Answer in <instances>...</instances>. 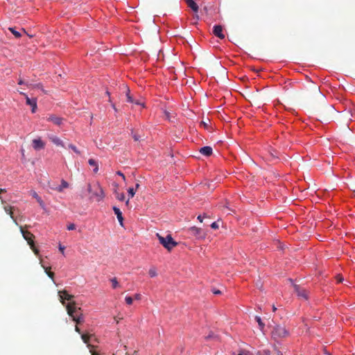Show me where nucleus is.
<instances>
[{
    "mask_svg": "<svg viewBox=\"0 0 355 355\" xmlns=\"http://www.w3.org/2000/svg\"><path fill=\"white\" fill-rule=\"evenodd\" d=\"M66 309L68 315L76 322L77 324H81L84 322L81 309L76 306L75 302H69L66 304Z\"/></svg>",
    "mask_w": 355,
    "mask_h": 355,
    "instance_id": "1",
    "label": "nucleus"
},
{
    "mask_svg": "<svg viewBox=\"0 0 355 355\" xmlns=\"http://www.w3.org/2000/svg\"><path fill=\"white\" fill-rule=\"evenodd\" d=\"M87 190L92 193L91 198H94L97 202L102 200L105 196L104 191L98 183L95 184L93 187L88 184Z\"/></svg>",
    "mask_w": 355,
    "mask_h": 355,
    "instance_id": "2",
    "label": "nucleus"
},
{
    "mask_svg": "<svg viewBox=\"0 0 355 355\" xmlns=\"http://www.w3.org/2000/svg\"><path fill=\"white\" fill-rule=\"evenodd\" d=\"M156 236L159 243L168 251H171L174 247L178 245V243L173 240L171 234H167L164 237L157 233Z\"/></svg>",
    "mask_w": 355,
    "mask_h": 355,
    "instance_id": "3",
    "label": "nucleus"
},
{
    "mask_svg": "<svg viewBox=\"0 0 355 355\" xmlns=\"http://www.w3.org/2000/svg\"><path fill=\"white\" fill-rule=\"evenodd\" d=\"M20 232L24 237V239L27 241L31 250L34 252V253L37 255L39 254V250L35 246L34 239L35 236L30 232L27 230H24L22 226L19 227Z\"/></svg>",
    "mask_w": 355,
    "mask_h": 355,
    "instance_id": "4",
    "label": "nucleus"
},
{
    "mask_svg": "<svg viewBox=\"0 0 355 355\" xmlns=\"http://www.w3.org/2000/svg\"><path fill=\"white\" fill-rule=\"evenodd\" d=\"M272 336L275 339L284 338L289 336V332L284 326L278 324L274 327Z\"/></svg>",
    "mask_w": 355,
    "mask_h": 355,
    "instance_id": "5",
    "label": "nucleus"
},
{
    "mask_svg": "<svg viewBox=\"0 0 355 355\" xmlns=\"http://www.w3.org/2000/svg\"><path fill=\"white\" fill-rule=\"evenodd\" d=\"M295 292L297 293V296L304 300H309V293L303 287L297 284L293 285Z\"/></svg>",
    "mask_w": 355,
    "mask_h": 355,
    "instance_id": "6",
    "label": "nucleus"
},
{
    "mask_svg": "<svg viewBox=\"0 0 355 355\" xmlns=\"http://www.w3.org/2000/svg\"><path fill=\"white\" fill-rule=\"evenodd\" d=\"M20 94L23 95L26 98V103L31 107V111L35 113L37 110V99L35 98H29L28 95L22 92H19Z\"/></svg>",
    "mask_w": 355,
    "mask_h": 355,
    "instance_id": "7",
    "label": "nucleus"
},
{
    "mask_svg": "<svg viewBox=\"0 0 355 355\" xmlns=\"http://www.w3.org/2000/svg\"><path fill=\"white\" fill-rule=\"evenodd\" d=\"M189 232L190 234L196 236V239H204L205 237V234L203 232L202 229L197 227H191L189 229Z\"/></svg>",
    "mask_w": 355,
    "mask_h": 355,
    "instance_id": "8",
    "label": "nucleus"
},
{
    "mask_svg": "<svg viewBox=\"0 0 355 355\" xmlns=\"http://www.w3.org/2000/svg\"><path fill=\"white\" fill-rule=\"evenodd\" d=\"M58 294L60 302L63 305H65L64 300H67L69 301V302H71V300L74 298L73 295L69 294L66 291H59Z\"/></svg>",
    "mask_w": 355,
    "mask_h": 355,
    "instance_id": "9",
    "label": "nucleus"
},
{
    "mask_svg": "<svg viewBox=\"0 0 355 355\" xmlns=\"http://www.w3.org/2000/svg\"><path fill=\"white\" fill-rule=\"evenodd\" d=\"M213 33L221 40L225 38V35L223 33V27L220 25H215L214 26Z\"/></svg>",
    "mask_w": 355,
    "mask_h": 355,
    "instance_id": "10",
    "label": "nucleus"
},
{
    "mask_svg": "<svg viewBox=\"0 0 355 355\" xmlns=\"http://www.w3.org/2000/svg\"><path fill=\"white\" fill-rule=\"evenodd\" d=\"M4 211L10 216V218L12 219L14 223L17 225H18V223L17 222L16 218L14 216L12 210L15 209L14 207H11L10 205H5L3 207Z\"/></svg>",
    "mask_w": 355,
    "mask_h": 355,
    "instance_id": "11",
    "label": "nucleus"
},
{
    "mask_svg": "<svg viewBox=\"0 0 355 355\" xmlns=\"http://www.w3.org/2000/svg\"><path fill=\"white\" fill-rule=\"evenodd\" d=\"M63 120L64 119L62 118L57 116L55 115H50L47 118V121H51L52 123L57 125H62Z\"/></svg>",
    "mask_w": 355,
    "mask_h": 355,
    "instance_id": "12",
    "label": "nucleus"
},
{
    "mask_svg": "<svg viewBox=\"0 0 355 355\" xmlns=\"http://www.w3.org/2000/svg\"><path fill=\"white\" fill-rule=\"evenodd\" d=\"M93 336V334H83L81 335V338L83 340V341L87 344V346L89 349H93L94 348V346L89 344V339Z\"/></svg>",
    "mask_w": 355,
    "mask_h": 355,
    "instance_id": "13",
    "label": "nucleus"
},
{
    "mask_svg": "<svg viewBox=\"0 0 355 355\" xmlns=\"http://www.w3.org/2000/svg\"><path fill=\"white\" fill-rule=\"evenodd\" d=\"M44 146V143L40 139H35L33 140V146L35 150L43 149Z\"/></svg>",
    "mask_w": 355,
    "mask_h": 355,
    "instance_id": "14",
    "label": "nucleus"
},
{
    "mask_svg": "<svg viewBox=\"0 0 355 355\" xmlns=\"http://www.w3.org/2000/svg\"><path fill=\"white\" fill-rule=\"evenodd\" d=\"M113 211L114 214L116 215L117 219L121 226H123V218L122 216V212L121 211L120 209L116 207H113Z\"/></svg>",
    "mask_w": 355,
    "mask_h": 355,
    "instance_id": "15",
    "label": "nucleus"
},
{
    "mask_svg": "<svg viewBox=\"0 0 355 355\" xmlns=\"http://www.w3.org/2000/svg\"><path fill=\"white\" fill-rule=\"evenodd\" d=\"M199 152L202 155L209 157L212 154V148L210 146H204L199 150Z\"/></svg>",
    "mask_w": 355,
    "mask_h": 355,
    "instance_id": "16",
    "label": "nucleus"
},
{
    "mask_svg": "<svg viewBox=\"0 0 355 355\" xmlns=\"http://www.w3.org/2000/svg\"><path fill=\"white\" fill-rule=\"evenodd\" d=\"M185 3L193 11L198 12V6L193 0H184Z\"/></svg>",
    "mask_w": 355,
    "mask_h": 355,
    "instance_id": "17",
    "label": "nucleus"
},
{
    "mask_svg": "<svg viewBox=\"0 0 355 355\" xmlns=\"http://www.w3.org/2000/svg\"><path fill=\"white\" fill-rule=\"evenodd\" d=\"M31 193L32 196L36 199L37 202L40 204V207L42 209H44L45 205L44 201L42 200V198L37 195V193L35 191H31Z\"/></svg>",
    "mask_w": 355,
    "mask_h": 355,
    "instance_id": "18",
    "label": "nucleus"
},
{
    "mask_svg": "<svg viewBox=\"0 0 355 355\" xmlns=\"http://www.w3.org/2000/svg\"><path fill=\"white\" fill-rule=\"evenodd\" d=\"M50 140L54 144H55L56 146H64L63 145V143L62 141V140L58 138V137L56 136H51L50 137Z\"/></svg>",
    "mask_w": 355,
    "mask_h": 355,
    "instance_id": "19",
    "label": "nucleus"
},
{
    "mask_svg": "<svg viewBox=\"0 0 355 355\" xmlns=\"http://www.w3.org/2000/svg\"><path fill=\"white\" fill-rule=\"evenodd\" d=\"M88 163L90 166L94 167L93 171L96 173L98 171V165L96 161L94 159H89Z\"/></svg>",
    "mask_w": 355,
    "mask_h": 355,
    "instance_id": "20",
    "label": "nucleus"
},
{
    "mask_svg": "<svg viewBox=\"0 0 355 355\" xmlns=\"http://www.w3.org/2000/svg\"><path fill=\"white\" fill-rule=\"evenodd\" d=\"M68 187H69V184L65 180H62L61 182V185L58 188L57 190L59 192H61L63 189L67 188Z\"/></svg>",
    "mask_w": 355,
    "mask_h": 355,
    "instance_id": "21",
    "label": "nucleus"
},
{
    "mask_svg": "<svg viewBox=\"0 0 355 355\" xmlns=\"http://www.w3.org/2000/svg\"><path fill=\"white\" fill-rule=\"evenodd\" d=\"M255 320L257 322L260 329L263 330L265 327V324L262 322L261 318L259 316H255Z\"/></svg>",
    "mask_w": 355,
    "mask_h": 355,
    "instance_id": "22",
    "label": "nucleus"
},
{
    "mask_svg": "<svg viewBox=\"0 0 355 355\" xmlns=\"http://www.w3.org/2000/svg\"><path fill=\"white\" fill-rule=\"evenodd\" d=\"M148 274L150 277H155L157 275L156 268L155 267H152L148 270Z\"/></svg>",
    "mask_w": 355,
    "mask_h": 355,
    "instance_id": "23",
    "label": "nucleus"
},
{
    "mask_svg": "<svg viewBox=\"0 0 355 355\" xmlns=\"http://www.w3.org/2000/svg\"><path fill=\"white\" fill-rule=\"evenodd\" d=\"M8 30L15 35V37L19 38L21 36V34L17 31L14 28H9Z\"/></svg>",
    "mask_w": 355,
    "mask_h": 355,
    "instance_id": "24",
    "label": "nucleus"
},
{
    "mask_svg": "<svg viewBox=\"0 0 355 355\" xmlns=\"http://www.w3.org/2000/svg\"><path fill=\"white\" fill-rule=\"evenodd\" d=\"M115 196L116 198L120 201H123L125 199V195L123 193H119L117 191H115Z\"/></svg>",
    "mask_w": 355,
    "mask_h": 355,
    "instance_id": "25",
    "label": "nucleus"
},
{
    "mask_svg": "<svg viewBox=\"0 0 355 355\" xmlns=\"http://www.w3.org/2000/svg\"><path fill=\"white\" fill-rule=\"evenodd\" d=\"M110 281L112 282V288H116L118 286H119V282H118L117 279L116 277L112 278L110 279Z\"/></svg>",
    "mask_w": 355,
    "mask_h": 355,
    "instance_id": "26",
    "label": "nucleus"
},
{
    "mask_svg": "<svg viewBox=\"0 0 355 355\" xmlns=\"http://www.w3.org/2000/svg\"><path fill=\"white\" fill-rule=\"evenodd\" d=\"M257 355H270V352L268 349H264L262 351H258L257 352Z\"/></svg>",
    "mask_w": 355,
    "mask_h": 355,
    "instance_id": "27",
    "label": "nucleus"
},
{
    "mask_svg": "<svg viewBox=\"0 0 355 355\" xmlns=\"http://www.w3.org/2000/svg\"><path fill=\"white\" fill-rule=\"evenodd\" d=\"M126 96H127V100H128V102H130V103H133L134 102V99L130 96V89L128 88L127 89V91H126Z\"/></svg>",
    "mask_w": 355,
    "mask_h": 355,
    "instance_id": "28",
    "label": "nucleus"
},
{
    "mask_svg": "<svg viewBox=\"0 0 355 355\" xmlns=\"http://www.w3.org/2000/svg\"><path fill=\"white\" fill-rule=\"evenodd\" d=\"M44 270H45V272L47 274V275L51 278L52 279H53V277H54V273L53 272H51L49 271V268H45L44 267Z\"/></svg>",
    "mask_w": 355,
    "mask_h": 355,
    "instance_id": "29",
    "label": "nucleus"
},
{
    "mask_svg": "<svg viewBox=\"0 0 355 355\" xmlns=\"http://www.w3.org/2000/svg\"><path fill=\"white\" fill-rule=\"evenodd\" d=\"M69 148H71L72 150H73L74 153H76L78 155L80 154V152L78 148L73 144H69Z\"/></svg>",
    "mask_w": 355,
    "mask_h": 355,
    "instance_id": "30",
    "label": "nucleus"
},
{
    "mask_svg": "<svg viewBox=\"0 0 355 355\" xmlns=\"http://www.w3.org/2000/svg\"><path fill=\"white\" fill-rule=\"evenodd\" d=\"M135 189L134 188H129L128 190V194L130 198H132L135 194Z\"/></svg>",
    "mask_w": 355,
    "mask_h": 355,
    "instance_id": "31",
    "label": "nucleus"
},
{
    "mask_svg": "<svg viewBox=\"0 0 355 355\" xmlns=\"http://www.w3.org/2000/svg\"><path fill=\"white\" fill-rule=\"evenodd\" d=\"M125 302L128 305H131L133 302V299L130 296H127L125 298Z\"/></svg>",
    "mask_w": 355,
    "mask_h": 355,
    "instance_id": "32",
    "label": "nucleus"
},
{
    "mask_svg": "<svg viewBox=\"0 0 355 355\" xmlns=\"http://www.w3.org/2000/svg\"><path fill=\"white\" fill-rule=\"evenodd\" d=\"M19 85H26V86L31 85L28 82H25L22 78H19L18 81Z\"/></svg>",
    "mask_w": 355,
    "mask_h": 355,
    "instance_id": "33",
    "label": "nucleus"
},
{
    "mask_svg": "<svg viewBox=\"0 0 355 355\" xmlns=\"http://www.w3.org/2000/svg\"><path fill=\"white\" fill-rule=\"evenodd\" d=\"M211 291L215 295H220L222 293V292L220 290L216 289V288H212Z\"/></svg>",
    "mask_w": 355,
    "mask_h": 355,
    "instance_id": "34",
    "label": "nucleus"
},
{
    "mask_svg": "<svg viewBox=\"0 0 355 355\" xmlns=\"http://www.w3.org/2000/svg\"><path fill=\"white\" fill-rule=\"evenodd\" d=\"M76 229V225L73 223H71L67 226L68 230H73Z\"/></svg>",
    "mask_w": 355,
    "mask_h": 355,
    "instance_id": "35",
    "label": "nucleus"
},
{
    "mask_svg": "<svg viewBox=\"0 0 355 355\" xmlns=\"http://www.w3.org/2000/svg\"><path fill=\"white\" fill-rule=\"evenodd\" d=\"M211 228L216 230V229L218 228V223L216 222H214V223H211Z\"/></svg>",
    "mask_w": 355,
    "mask_h": 355,
    "instance_id": "36",
    "label": "nucleus"
},
{
    "mask_svg": "<svg viewBox=\"0 0 355 355\" xmlns=\"http://www.w3.org/2000/svg\"><path fill=\"white\" fill-rule=\"evenodd\" d=\"M205 217H207V214H205L203 215V216H201V215H199V216H198V220L200 223H202V218H205Z\"/></svg>",
    "mask_w": 355,
    "mask_h": 355,
    "instance_id": "37",
    "label": "nucleus"
},
{
    "mask_svg": "<svg viewBox=\"0 0 355 355\" xmlns=\"http://www.w3.org/2000/svg\"><path fill=\"white\" fill-rule=\"evenodd\" d=\"M132 137H133V139L135 141H137L139 140V136L137 134H136V133L133 134Z\"/></svg>",
    "mask_w": 355,
    "mask_h": 355,
    "instance_id": "38",
    "label": "nucleus"
},
{
    "mask_svg": "<svg viewBox=\"0 0 355 355\" xmlns=\"http://www.w3.org/2000/svg\"><path fill=\"white\" fill-rule=\"evenodd\" d=\"M65 248L64 246H62L61 245H59V250L60 251L64 254Z\"/></svg>",
    "mask_w": 355,
    "mask_h": 355,
    "instance_id": "39",
    "label": "nucleus"
},
{
    "mask_svg": "<svg viewBox=\"0 0 355 355\" xmlns=\"http://www.w3.org/2000/svg\"><path fill=\"white\" fill-rule=\"evenodd\" d=\"M134 297H135V299L137 300H141V295L139 293L135 294Z\"/></svg>",
    "mask_w": 355,
    "mask_h": 355,
    "instance_id": "40",
    "label": "nucleus"
},
{
    "mask_svg": "<svg viewBox=\"0 0 355 355\" xmlns=\"http://www.w3.org/2000/svg\"><path fill=\"white\" fill-rule=\"evenodd\" d=\"M336 279H337V282H338V283L342 282H343V278L342 277L339 276V275H338V276H337Z\"/></svg>",
    "mask_w": 355,
    "mask_h": 355,
    "instance_id": "41",
    "label": "nucleus"
},
{
    "mask_svg": "<svg viewBox=\"0 0 355 355\" xmlns=\"http://www.w3.org/2000/svg\"><path fill=\"white\" fill-rule=\"evenodd\" d=\"M116 173H117V175H119L121 176V177L123 178V180H125V175H123V173H121V171H118Z\"/></svg>",
    "mask_w": 355,
    "mask_h": 355,
    "instance_id": "42",
    "label": "nucleus"
},
{
    "mask_svg": "<svg viewBox=\"0 0 355 355\" xmlns=\"http://www.w3.org/2000/svg\"><path fill=\"white\" fill-rule=\"evenodd\" d=\"M75 331L78 333V334H81V331H80V328L78 327V325H76L75 327Z\"/></svg>",
    "mask_w": 355,
    "mask_h": 355,
    "instance_id": "43",
    "label": "nucleus"
},
{
    "mask_svg": "<svg viewBox=\"0 0 355 355\" xmlns=\"http://www.w3.org/2000/svg\"><path fill=\"white\" fill-rule=\"evenodd\" d=\"M201 125H203L205 128H207L208 126V124L205 121H202Z\"/></svg>",
    "mask_w": 355,
    "mask_h": 355,
    "instance_id": "44",
    "label": "nucleus"
},
{
    "mask_svg": "<svg viewBox=\"0 0 355 355\" xmlns=\"http://www.w3.org/2000/svg\"><path fill=\"white\" fill-rule=\"evenodd\" d=\"M90 352H91L92 355H98V353H96V352H94L92 350V349H90Z\"/></svg>",
    "mask_w": 355,
    "mask_h": 355,
    "instance_id": "45",
    "label": "nucleus"
},
{
    "mask_svg": "<svg viewBox=\"0 0 355 355\" xmlns=\"http://www.w3.org/2000/svg\"><path fill=\"white\" fill-rule=\"evenodd\" d=\"M132 103H135L137 105H143L141 103H140L139 101H135L134 100V102Z\"/></svg>",
    "mask_w": 355,
    "mask_h": 355,
    "instance_id": "46",
    "label": "nucleus"
},
{
    "mask_svg": "<svg viewBox=\"0 0 355 355\" xmlns=\"http://www.w3.org/2000/svg\"><path fill=\"white\" fill-rule=\"evenodd\" d=\"M214 336L213 334H209L207 337H206V339H209V338H211Z\"/></svg>",
    "mask_w": 355,
    "mask_h": 355,
    "instance_id": "47",
    "label": "nucleus"
},
{
    "mask_svg": "<svg viewBox=\"0 0 355 355\" xmlns=\"http://www.w3.org/2000/svg\"><path fill=\"white\" fill-rule=\"evenodd\" d=\"M112 107H113V109L116 112L117 111V109L115 106V105L114 103L112 104Z\"/></svg>",
    "mask_w": 355,
    "mask_h": 355,
    "instance_id": "48",
    "label": "nucleus"
},
{
    "mask_svg": "<svg viewBox=\"0 0 355 355\" xmlns=\"http://www.w3.org/2000/svg\"><path fill=\"white\" fill-rule=\"evenodd\" d=\"M106 94L110 96V92L108 91L106 92ZM109 101L111 102V98L109 97Z\"/></svg>",
    "mask_w": 355,
    "mask_h": 355,
    "instance_id": "49",
    "label": "nucleus"
},
{
    "mask_svg": "<svg viewBox=\"0 0 355 355\" xmlns=\"http://www.w3.org/2000/svg\"><path fill=\"white\" fill-rule=\"evenodd\" d=\"M35 87L37 88H42V85L37 84V85H35Z\"/></svg>",
    "mask_w": 355,
    "mask_h": 355,
    "instance_id": "50",
    "label": "nucleus"
},
{
    "mask_svg": "<svg viewBox=\"0 0 355 355\" xmlns=\"http://www.w3.org/2000/svg\"><path fill=\"white\" fill-rule=\"evenodd\" d=\"M139 187V184L137 183L136 185H135V190L138 189Z\"/></svg>",
    "mask_w": 355,
    "mask_h": 355,
    "instance_id": "51",
    "label": "nucleus"
},
{
    "mask_svg": "<svg viewBox=\"0 0 355 355\" xmlns=\"http://www.w3.org/2000/svg\"><path fill=\"white\" fill-rule=\"evenodd\" d=\"M242 353L243 354V355H249L250 354L249 352H242Z\"/></svg>",
    "mask_w": 355,
    "mask_h": 355,
    "instance_id": "52",
    "label": "nucleus"
},
{
    "mask_svg": "<svg viewBox=\"0 0 355 355\" xmlns=\"http://www.w3.org/2000/svg\"><path fill=\"white\" fill-rule=\"evenodd\" d=\"M277 310V308L275 306V305L272 306V311H275Z\"/></svg>",
    "mask_w": 355,
    "mask_h": 355,
    "instance_id": "53",
    "label": "nucleus"
},
{
    "mask_svg": "<svg viewBox=\"0 0 355 355\" xmlns=\"http://www.w3.org/2000/svg\"><path fill=\"white\" fill-rule=\"evenodd\" d=\"M277 355H283V354L280 351H277Z\"/></svg>",
    "mask_w": 355,
    "mask_h": 355,
    "instance_id": "54",
    "label": "nucleus"
},
{
    "mask_svg": "<svg viewBox=\"0 0 355 355\" xmlns=\"http://www.w3.org/2000/svg\"><path fill=\"white\" fill-rule=\"evenodd\" d=\"M238 355H243V354L241 352Z\"/></svg>",
    "mask_w": 355,
    "mask_h": 355,
    "instance_id": "55",
    "label": "nucleus"
}]
</instances>
